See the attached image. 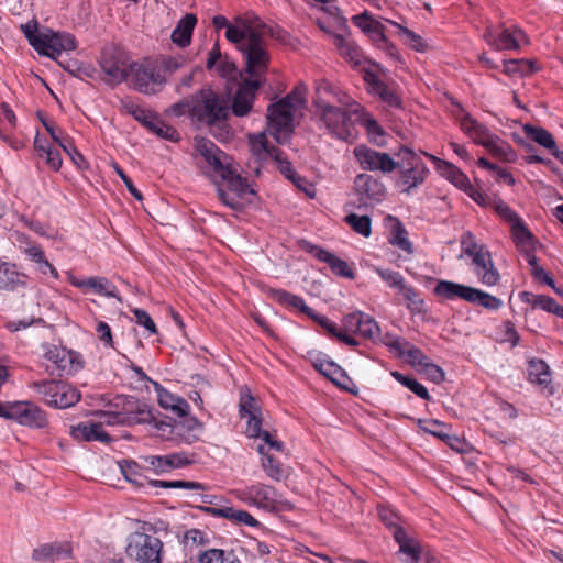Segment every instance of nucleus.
<instances>
[{"label": "nucleus", "instance_id": "nucleus-1", "mask_svg": "<svg viewBox=\"0 0 563 563\" xmlns=\"http://www.w3.org/2000/svg\"><path fill=\"white\" fill-rule=\"evenodd\" d=\"M197 166L208 177L220 178L218 197L223 205L240 211L255 194L245 178L238 174L233 159L206 137L195 139V155Z\"/></svg>", "mask_w": 563, "mask_h": 563}, {"label": "nucleus", "instance_id": "nucleus-2", "mask_svg": "<svg viewBox=\"0 0 563 563\" xmlns=\"http://www.w3.org/2000/svg\"><path fill=\"white\" fill-rule=\"evenodd\" d=\"M352 98L325 79L317 82L313 97L314 121L320 130L332 137L353 142L355 137L352 115L358 114Z\"/></svg>", "mask_w": 563, "mask_h": 563}, {"label": "nucleus", "instance_id": "nucleus-3", "mask_svg": "<svg viewBox=\"0 0 563 563\" xmlns=\"http://www.w3.org/2000/svg\"><path fill=\"white\" fill-rule=\"evenodd\" d=\"M397 178L395 186L404 194L420 187L429 175V168L421 156L407 146H402L396 153Z\"/></svg>", "mask_w": 563, "mask_h": 563}, {"label": "nucleus", "instance_id": "nucleus-4", "mask_svg": "<svg viewBox=\"0 0 563 563\" xmlns=\"http://www.w3.org/2000/svg\"><path fill=\"white\" fill-rule=\"evenodd\" d=\"M433 294L444 300L460 299L488 311H497L504 306L503 300L496 296L482 289L450 280H439L433 289Z\"/></svg>", "mask_w": 563, "mask_h": 563}, {"label": "nucleus", "instance_id": "nucleus-5", "mask_svg": "<svg viewBox=\"0 0 563 563\" xmlns=\"http://www.w3.org/2000/svg\"><path fill=\"white\" fill-rule=\"evenodd\" d=\"M461 130L470 136L476 144L487 148L493 155L505 162L514 163L517 159V153L510 144L501 140L470 114L464 113L460 119Z\"/></svg>", "mask_w": 563, "mask_h": 563}, {"label": "nucleus", "instance_id": "nucleus-6", "mask_svg": "<svg viewBox=\"0 0 563 563\" xmlns=\"http://www.w3.org/2000/svg\"><path fill=\"white\" fill-rule=\"evenodd\" d=\"M461 247L467 256L472 258L474 274L478 280L488 287L495 286L500 279L498 269L495 267L492 254L488 249L476 241L471 231H466L461 236Z\"/></svg>", "mask_w": 563, "mask_h": 563}, {"label": "nucleus", "instance_id": "nucleus-7", "mask_svg": "<svg viewBox=\"0 0 563 563\" xmlns=\"http://www.w3.org/2000/svg\"><path fill=\"white\" fill-rule=\"evenodd\" d=\"M230 115V106L225 97L211 88L200 89L195 93V119L207 125L225 121Z\"/></svg>", "mask_w": 563, "mask_h": 563}, {"label": "nucleus", "instance_id": "nucleus-8", "mask_svg": "<svg viewBox=\"0 0 563 563\" xmlns=\"http://www.w3.org/2000/svg\"><path fill=\"white\" fill-rule=\"evenodd\" d=\"M31 388L48 406L55 409H66L75 406L81 398L80 391L64 380L34 382Z\"/></svg>", "mask_w": 563, "mask_h": 563}, {"label": "nucleus", "instance_id": "nucleus-9", "mask_svg": "<svg viewBox=\"0 0 563 563\" xmlns=\"http://www.w3.org/2000/svg\"><path fill=\"white\" fill-rule=\"evenodd\" d=\"M241 53L245 59L246 79H257L263 84L268 70L271 56L261 33H251L249 42Z\"/></svg>", "mask_w": 563, "mask_h": 563}, {"label": "nucleus", "instance_id": "nucleus-10", "mask_svg": "<svg viewBox=\"0 0 563 563\" xmlns=\"http://www.w3.org/2000/svg\"><path fill=\"white\" fill-rule=\"evenodd\" d=\"M130 75L133 89L143 95H156L167 82L165 75L161 74L157 60L133 63Z\"/></svg>", "mask_w": 563, "mask_h": 563}, {"label": "nucleus", "instance_id": "nucleus-11", "mask_svg": "<svg viewBox=\"0 0 563 563\" xmlns=\"http://www.w3.org/2000/svg\"><path fill=\"white\" fill-rule=\"evenodd\" d=\"M99 66L106 76V82L117 86L128 79L133 63L124 51L111 46L102 49Z\"/></svg>", "mask_w": 563, "mask_h": 563}, {"label": "nucleus", "instance_id": "nucleus-12", "mask_svg": "<svg viewBox=\"0 0 563 563\" xmlns=\"http://www.w3.org/2000/svg\"><path fill=\"white\" fill-rule=\"evenodd\" d=\"M267 132L279 143H286L294 131V114L297 109L279 100L268 107Z\"/></svg>", "mask_w": 563, "mask_h": 563}, {"label": "nucleus", "instance_id": "nucleus-13", "mask_svg": "<svg viewBox=\"0 0 563 563\" xmlns=\"http://www.w3.org/2000/svg\"><path fill=\"white\" fill-rule=\"evenodd\" d=\"M485 42L497 51H518L522 44H528L529 40L526 33L516 24L506 26H487L484 35Z\"/></svg>", "mask_w": 563, "mask_h": 563}, {"label": "nucleus", "instance_id": "nucleus-14", "mask_svg": "<svg viewBox=\"0 0 563 563\" xmlns=\"http://www.w3.org/2000/svg\"><path fill=\"white\" fill-rule=\"evenodd\" d=\"M3 415L5 419L31 429H45L49 424L45 410L31 401L8 402Z\"/></svg>", "mask_w": 563, "mask_h": 563}, {"label": "nucleus", "instance_id": "nucleus-15", "mask_svg": "<svg viewBox=\"0 0 563 563\" xmlns=\"http://www.w3.org/2000/svg\"><path fill=\"white\" fill-rule=\"evenodd\" d=\"M33 43V48L43 56L56 59L63 52L74 51L77 47L76 38L66 32H53L46 30L41 32V37Z\"/></svg>", "mask_w": 563, "mask_h": 563}, {"label": "nucleus", "instance_id": "nucleus-16", "mask_svg": "<svg viewBox=\"0 0 563 563\" xmlns=\"http://www.w3.org/2000/svg\"><path fill=\"white\" fill-rule=\"evenodd\" d=\"M46 369L52 375H73L82 368L80 355L65 347L53 346L45 353Z\"/></svg>", "mask_w": 563, "mask_h": 563}, {"label": "nucleus", "instance_id": "nucleus-17", "mask_svg": "<svg viewBox=\"0 0 563 563\" xmlns=\"http://www.w3.org/2000/svg\"><path fill=\"white\" fill-rule=\"evenodd\" d=\"M353 155L364 170L390 174L396 169V161L386 152H378L365 144L353 148Z\"/></svg>", "mask_w": 563, "mask_h": 563}, {"label": "nucleus", "instance_id": "nucleus-18", "mask_svg": "<svg viewBox=\"0 0 563 563\" xmlns=\"http://www.w3.org/2000/svg\"><path fill=\"white\" fill-rule=\"evenodd\" d=\"M235 497L249 506L273 510L279 503V495L269 485L257 483L234 490Z\"/></svg>", "mask_w": 563, "mask_h": 563}, {"label": "nucleus", "instance_id": "nucleus-19", "mask_svg": "<svg viewBox=\"0 0 563 563\" xmlns=\"http://www.w3.org/2000/svg\"><path fill=\"white\" fill-rule=\"evenodd\" d=\"M162 542L158 538L136 531L130 537L128 551L137 561L159 563Z\"/></svg>", "mask_w": 563, "mask_h": 563}, {"label": "nucleus", "instance_id": "nucleus-20", "mask_svg": "<svg viewBox=\"0 0 563 563\" xmlns=\"http://www.w3.org/2000/svg\"><path fill=\"white\" fill-rule=\"evenodd\" d=\"M354 194L363 206H372L384 200L386 187L383 181L369 174H357L353 181Z\"/></svg>", "mask_w": 563, "mask_h": 563}, {"label": "nucleus", "instance_id": "nucleus-21", "mask_svg": "<svg viewBox=\"0 0 563 563\" xmlns=\"http://www.w3.org/2000/svg\"><path fill=\"white\" fill-rule=\"evenodd\" d=\"M66 275L69 284L76 288H80L85 291H91L106 298H115L121 301L118 288L106 277L95 276L80 279L71 272H67Z\"/></svg>", "mask_w": 563, "mask_h": 563}, {"label": "nucleus", "instance_id": "nucleus-22", "mask_svg": "<svg viewBox=\"0 0 563 563\" xmlns=\"http://www.w3.org/2000/svg\"><path fill=\"white\" fill-rule=\"evenodd\" d=\"M363 73V78L369 93L377 96L382 101L387 103L389 107H401V99L393 86L386 84L384 80L379 78L377 73L371 69L364 68Z\"/></svg>", "mask_w": 563, "mask_h": 563}, {"label": "nucleus", "instance_id": "nucleus-23", "mask_svg": "<svg viewBox=\"0 0 563 563\" xmlns=\"http://www.w3.org/2000/svg\"><path fill=\"white\" fill-rule=\"evenodd\" d=\"M305 250L313 255L318 261L328 264L334 275L347 279H354L355 275L351 265L346 261L338 257L334 253L308 242L305 243Z\"/></svg>", "mask_w": 563, "mask_h": 563}, {"label": "nucleus", "instance_id": "nucleus-24", "mask_svg": "<svg viewBox=\"0 0 563 563\" xmlns=\"http://www.w3.org/2000/svg\"><path fill=\"white\" fill-rule=\"evenodd\" d=\"M261 86L262 81L257 79H245L233 97L230 111L232 110L236 117L246 115L252 109L256 91Z\"/></svg>", "mask_w": 563, "mask_h": 563}, {"label": "nucleus", "instance_id": "nucleus-25", "mask_svg": "<svg viewBox=\"0 0 563 563\" xmlns=\"http://www.w3.org/2000/svg\"><path fill=\"white\" fill-rule=\"evenodd\" d=\"M424 155L434 164V168L441 176L445 177L456 187L467 191V188L471 187V184L467 176L461 169H459L455 165L432 154L424 153Z\"/></svg>", "mask_w": 563, "mask_h": 563}, {"label": "nucleus", "instance_id": "nucleus-26", "mask_svg": "<svg viewBox=\"0 0 563 563\" xmlns=\"http://www.w3.org/2000/svg\"><path fill=\"white\" fill-rule=\"evenodd\" d=\"M144 118L143 120H139V122L161 139L172 142H178L180 140L178 131L165 123L155 112L146 109L144 111Z\"/></svg>", "mask_w": 563, "mask_h": 563}, {"label": "nucleus", "instance_id": "nucleus-27", "mask_svg": "<svg viewBox=\"0 0 563 563\" xmlns=\"http://www.w3.org/2000/svg\"><path fill=\"white\" fill-rule=\"evenodd\" d=\"M70 435L77 441L86 442L98 441L101 443H108L111 440L102 424L98 422H80L73 426L70 429Z\"/></svg>", "mask_w": 563, "mask_h": 563}, {"label": "nucleus", "instance_id": "nucleus-28", "mask_svg": "<svg viewBox=\"0 0 563 563\" xmlns=\"http://www.w3.org/2000/svg\"><path fill=\"white\" fill-rule=\"evenodd\" d=\"M71 552L69 542H49L35 548L32 558L35 561L57 562L70 556Z\"/></svg>", "mask_w": 563, "mask_h": 563}, {"label": "nucleus", "instance_id": "nucleus-29", "mask_svg": "<svg viewBox=\"0 0 563 563\" xmlns=\"http://www.w3.org/2000/svg\"><path fill=\"white\" fill-rule=\"evenodd\" d=\"M394 538L399 545V553L404 556L405 563H419L422 554L421 543L408 536L407 530H395Z\"/></svg>", "mask_w": 563, "mask_h": 563}, {"label": "nucleus", "instance_id": "nucleus-30", "mask_svg": "<svg viewBox=\"0 0 563 563\" xmlns=\"http://www.w3.org/2000/svg\"><path fill=\"white\" fill-rule=\"evenodd\" d=\"M334 40V45L341 55L346 62H349L352 66L358 67L365 60L364 54L361 47L351 40L347 35L344 34H332Z\"/></svg>", "mask_w": 563, "mask_h": 563}, {"label": "nucleus", "instance_id": "nucleus-31", "mask_svg": "<svg viewBox=\"0 0 563 563\" xmlns=\"http://www.w3.org/2000/svg\"><path fill=\"white\" fill-rule=\"evenodd\" d=\"M145 462L155 471L156 474L167 473L190 463L189 459L184 453L150 455L145 457Z\"/></svg>", "mask_w": 563, "mask_h": 563}, {"label": "nucleus", "instance_id": "nucleus-32", "mask_svg": "<svg viewBox=\"0 0 563 563\" xmlns=\"http://www.w3.org/2000/svg\"><path fill=\"white\" fill-rule=\"evenodd\" d=\"M157 395L158 404L164 409H169L179 417H185L189 411V404L181 397H178L159 383L151 380Z\"/></svg>", "mask_w": 563, "mask_h": 563}, {"label": "nucleus", "instance_id": "nucleus-33", "mask_svg": "<svg viewBox=\"0 0 563 563\" xmlns=\"http://www.w3.org/2000/svg\"><path fill=\"white\" fill-rule=\"evenodd\" d=\"M27 276L16 269L14 264L2 262L0 267V290L14 291L26 286Z\"/></svg>", "mask_w": 563, "mask_h": 563}, {"label": "nucleus", "instance_id": "nucleus-34", "mask_svg": "<svg viewBox=\"0 0 563 563\" xmlns=\"http://www.w3.org/2000/svg\"><path fill=\"white\" fill-rule=\"evenodd\" d=\"M197 24V16L194 13L185 14L172 32V41L184 48L191 43L192 33Z\"/></svg>", "mask_w": 563, "mask_h": 563}, {"label": "nucleus", "instance_id": "nucleus-35", "mask_svg": "<svg viewBox=\"0 0 563 563\" xmlns=\"http://www.w3.org/2000/svg\"><path fill=\"white\" fill-rule=\"evenodd\" d=\"M352 23L364 33L377 37L379 42H386L384 25L367 11L352 16Z\"/></svg>", "mask_w": 563, "mask_h": 563}, {"label": "nucleus", "instance_id": "nucleus-36", "mask_svg": "<svg viewBox=\"0 0 563 563\" xmlns=\"http://www.w3.org/2000/svg\"><path fill=\"white\" fill-rule=\"evenodd\" d=\"M249 145L251 152L258 161H266L273 158L274 155H278L279 148L268 143L265 132L251 134L249 136Z\"/></svg>", "mask_w": 563, "mask_h": 563}, {"label": "nucleus", "instance_id": "nucleus-37", "mask_svg": "<svg viewBox=\"0 0 563 563\" xmlns=\"http://www.w3.org/2000/svg\"><path fill=\"white\" fill-rule=\"evenodd\" d=\"M269 296L276 302L300 310L302 313L309 317L312 314V308L306 305L302 297L288 292L284 289H272Z\"/></svg>", "mask_w": 563, "mask_h": 563}, {"label": "nucleus", "instance_id": "nucleus-38", "mask_svg": "<svg viewBox=\"0 0 563 563\" xmlns=\"http://www.w3.org/2000/svg\"><path fill=\"white\" fill-rule=\"evenodd\" d=\"M528 379L531 384L547 388L551 384V373L542 360H531L528 364Z\"/></svg>", "mask_w": 563, "mask_h": 563}, {"label": "nucleus", "instance_id": "nucleus-39", "mask_svg": "<svg viewBox=\"0 0 563 563\" xmlns=\"http://www.w3.org/2000/svg\"><path fill=\"white\" fill-rule=\"evenodd\" d=\"M522 130L527 137L549 150L552 154L554 151H559L554 136L544 128L527 123L522 126Z\"/></svg>", "mask_w": 563, "mask_h": 563}, {"label": "nucleus", "instance_id": "nucleus-40", "mask_svg": "<svg viewBox=\"0 0 563 563\" xmlns=\"http://www.w3.org/2000/svg\"><path fill=\"white\" fill-rule=\"evenodd\" d=\"M314 368L338 386H342L343 382L349 379L345 371L330 360L317 358L314 362Z\"/></svg>", "mask_w": 563, "mask_h": 563}, {"label": "nucleus", "instance_id": "nucleus-41", "mask_svg": "<svg viewBox=\"0 0 563 563\" xmlns=\"http://www.w3.org/2000/svg\"><path fill=\"white\" fill-rule=\"evenodd\" d=\"M388 242L400 249L401 251L406 252L407 254L413 253V246L412 243L408 239V233L404 227V224L395 220L394 225L390 229V233L388 236Z\"/></svg>", "mask_w": 563, "mask_h": 563}, {"label": "nucleus", "instance_id": "nucleus-42", "mask_svg": "<svg viewBox=\"0 0 563 563\" xmlns=\"http://www.w3.org/2000/svg\"><path fill=\"white\" fill-rule=\"evenodd\" d=\"M510 231L512 240L520 251L533 249V234L522 220L514 223V225L510 227Z\"/></svg>", "mask_w": 563, "mask_h": 563}, {"label": "nucleus", "instance_id": "nucleus-43", "mask_svg": "<svg viewBox=\"0 0 563 563\" xmlns=\"http://www.w3.org/2000/svg\"><path fill=\"white\" fill-rule=\"evenodd\" d=\"M200 563H241L233 551L209 549L200 554Z\"/></svg>", "mask_w": 563, "mask_h": 563}, {"label": "nucleus", "instance_id": "nucleus-44", "mask_svg": "<svg viewBox=\"0 0 563 563\" xmlns=\"http://www.w3.org/2000/svg\"><path fill=\"white\" fill-rule=\"evenodd\" d=\"M399 292L407 301V308L412 313H421L424 311V300L421 298L420 294L417 291L416 288L406 283L405 286L399 290Z\"/></svg>", "mask_w": 563, "mask_h": 563}, {"label": "nucleus", "instance_id": "nucleus-45", "mask_svg": "<svg viewBox=\"0 0 563 563\" xmlns=\"http://www.w3.org/2000/svg\"><path fill=\"white\" fill-rule=\"evenodd\" d=\"M258 452L262 454V466L266 475L272 479L280 481L284 477L280 463L272 455L267 454L263 445L258 446Z\"/></svg>", "mask_w": 563, "mask_h": 563}, {"label": "nucleus", "instance_id": "nucleus-46", "mask_svg": "<svg viewBox=\"0 0 563 563\" xmlns=\"http://www.w3.org/2000/svg\"><path fill=\"white\" fill-rule=\"evenodd\" d=\"M388 22L398 29L399 35L404 38L405 43L413 48L417 52H423L426 49V43L423 42V38L415 33L413 31L409 30L408 27L395 22L389 21Z\"/></svg>", "mask_w": 563, "mask_h": 563}, {"label": "nucleus", "instance_id": "nucleus-47", "mask_svg": "<svg viewBox=\"0 0 563 563\" xmlns=\"http://www.w3.org/2000/svg\"><path fill=\"white\" fill-rule=\"evenodd\" d=\"M251 33H260L257 30L247 27V29H239L234 25H230L225 31V37L229 42L236 45L238 49L241 52L249 42V35Z\"/></svg>", "mask_w": 563, "mask_h": 563}, {"label": "nucleus", "instance_id": "nucleus-48", "mask_svg": "<svg viewBox=\"0 0 563 563\" xmlns=\"http://www.w3.org/2000/svg\"><path fill=\"white\" fill-rule=\"evenodd\" d=\"M391 376L421 399L428 400L430 398L428 389L413 377L406 376L399 372H391Z\"/></svg>", "mask_w": 563, "mask_h": 563}, {"label": "nucleus", "instance_id": "nucleus-49", "mask_svg": "<svg viewBox=\"0 0 563 563\" xmlns=\"http://www.w3.org/2000/svg\"><path fill=\"white\" fill-rule=\"evenodd\" d=\"M377 514L380 522L386 528H402L405 523L400 515L390 506L379 505L377 507Z\"/></svg>", "mask_w": 563, "mask_h": 563}, {"label": "nucleus", "instance_id": "nucleus-50", "mask_svg": "<svg viewBox=\"0 0 563 563\" xmlns=\"http://www.w3.org/2000/svg\"><path fill=\"white\" fill-rule=\"evenodd\" d=\"M345 222L358 234L368 238L372 233V221L368 216H358L350 213L345 217Z\"/></svg>", "mask_w": 563, "mask_h": 563}, {"label": "nucleus", "instance_id": "nucleus-51", "mask_svg": "<svg viewBox=\"0 0 563 563\" xmlns=\"http://www.w3.org/2000/svg\"><path fill=\"white\" fill-rule=\"evenodd\" d=\"M374 272L390 287L398 291L405 286L404 276L396 271L389 268L374 267Z\"/></svg>", "mask_w": 563, "mask_h": 563}, {"label": "nucleus", "instance_id": "nucleus-52", "mask_svg": "<svg viewBox=\"0 0 563 563\" xmlns=\"http://www.w3.org/2000/svg\"><path fill=\"white\" fill-rule=\"evenodd\" d=\"M166 113L174 117L190 115L195 119V95L189 98H184L180 101L172 104Z\"/></svg>", "mask_w": 563, "mask_h": 563}, {"label": "nucleus", "instance_id": "nucleus-53", "mask_svg": "<svg viewBox=\"0 0 563 563\" xmlns=\"http://www.w3.org/2000/svg\"><path fill=\"white\" fill-rule=\"evenodd\" d=\"M379 341L398 357H404L405 347L409 346V342L407 340L391 333H385L382 338H379Z\"/></svg>", "mask_w": 563, "mask_h": 563}, {"label": "nucleus", "instance_id": "nucleus-54", "mask_svg": "<svg viewBox=\"0 0 563 563\" xmlns=\"http://www.w3.org/2000/svg\"><path fill=\"white\" fill-rule=\"evenodd\" d=\"M239 408L241 418L261 412V408L250 390L241 391Z\"/></svg>", "mask_w": 563, "mask_h": 563}, {"label": "nucleus", "instance_id": "nucleus-55", "mask_svg": "<svg viewBox=\"0 0 563 563\" xmlns=\"http://www.w3.org/2000/svg\"><path fill=\"white\" fill-rule=\"evenodd\" d=\"M225 519H229L230 522L235 526L245 525L249 527H256L258 525V521L247 511L235 509L233 507L228 508V516Z\"/></svg>", "mask_w": 563, "mask_h": 563}, {"label": "nucleus", "instance_id": "nucleus-56", "mask_svg": "<svg viewBox=\"0 0 563 563\" xmlns=\"http://www.w3.org/2000/svg\"><path fill=\"white\" fill-rule=\"evenodd\" d=\"M493 209L497 216L510 227L522 220L518 213L503 200H496L493 205Z\"/></svg>", "mask_w": 563, "mask_h": 563}, {"label": "nucleus", "instance_id": "nucleus-57", "mask_svg": "<svg viewBox=\"0 0 563 563\" xmlns=\"http://www.w3.org/2000/svg\"><path fill=\"white\" fill-rule=\"evenodd\" d=\"M150 485L162 488H184L192 490H203L205 485L199 482L191 481H151Z\"/></svg>", "mask_w": 563, "mask_h": 563}, {"label": "nucleus", "instance_id": "nucleus-58", "mask_svg": "<svg viewBox=\"0 0 563 563\" xmlns=\"http://www.w3.org/2000/svg\"><path fill=\"white\" fill-rule=\"evenodd\" d=\"M119 466L124 478L135 485H142L140 466L134 461H121L119 462Z\"/></svg>", "mask_w": 563, "mask_h": 563}, {"label": "nucleus", "instance_id": "nucleus-59", "mask_svg": "<svg viewBox=\"0 0 563 563\" xmlns=\"http://www.w3.org/2000/svg\"><path fill=\"white\" fill-rule=\"evenodd\" d=\"M358 334L364 339L376 342L380 335V328L371 316L366 314Z\"/></svg>", "mask_w": 563, "mask_h": 563}, {"label": "nucleus", "instance_id": "nucleus-60", "mask_svg": "<svg viewBox=\"0 0 563 563\" xmlns=\"http://www.w3.org/2000/svg\"><path fill=\"white\" fill-rule=\"evenodd\" d=\"M184 65L185 59L183 57L167 56L162 58L161 60H157V66L161 69V74H164L166 79L168 75L174 74Z\"/></svg>", "mask_w": 563, "mask_h": 563}, {"label": "nucleus", "instance_id": "nucleus-61", "mask_svg": "<svg viewBox=\"0 0 563 563\" xmlns=\"http://www.w3.org/2000/svg\"><path fill=\"white\" fill-rule=\"evenodd\" d=\"M98 71L91 63L74 62V77L80 80L96 79Z\"/></svg>", "mask_w": 563, "mask_h": 563}, {"label": "nucleus", "instance_id": "nucleus-62", "mask_svg": "<svg viewBox=\"0 0 563 563\" xmlns=\"http://www.w3.org/2000/svg\"><path fill=\"white\" fill-rule=\"evenodd\" d=\"M405 356L412 366L420 368L429 361L428 356L419 349L409 342V346L405 347Z\"/></svg>", "mask_w": 563, "mask_h": 563}, {"label": "nucleus", "instance_id": "nucleus-63", "mask_svg": "<svg viewBox=\"0 0 563 563\" xmlns=\"http://www.w3.org/2000/svg\"><path fill=\"white\" fill-rule=\"evenodd\" d=\"M365 317L366 313L362 311H354L344 317L343 324L347 331L358 334Z\"/></svg>", "mask_w": 563, "mask_h": 563}, {"label": "nucleus", "instance_id": "nucleus-64", "mask_svg": "<svg viewBox=\"0 0 563 563\" xmlns=\"http://www.w3.org/2000/svg\"><path fill=\"white\" fill-rule=\"evenodd\" d=\"M245 433L249 438H260L262 435V413L246 416Z\"/></svg>", "mask_w": 563, "mask_h": 563}]
</instances>
